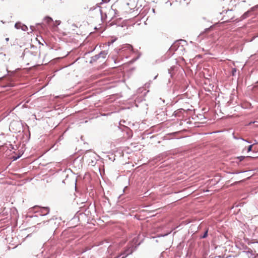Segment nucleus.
Wrapping results in <instances>:
<instances>
[{
  "label": "nucleus",
  "instance_id": "f257e3e1",
  "mask_svg": "<svg viewBox=\"0 0 258 258\" xmlns=\"http://www.w3.org/2000/svg\"><path fill=\"white\" fill-rule=\"evenodd\" d=\"M40 214L42 216L47 215L49 213V208L48 207H39Z\"/></svg>",
  "mask_w": 258,
  "mask_h": 258
},
{
  "label": "nucleus",
  "instance_id": "f03ea898",
  "mask_svg": "<svg viewBox=\"0 0 258 258\" xmlns=\"http://www.w3.org/2000/svg\"><path fill=\"white\" fill-rule=\"evenodd\" d=\"M106 55V53L105 52H101L99 54L92 57V59L93 60L95 61L97 60L101 56H102L103 57H105V55Z\"/></svg>",
  "mask_w": 258,
  "mask_h": 258
},
{
  "label": "nucleus",
  "instance_id": "7ed1b4c3",
  "mask_svg": "<svg viewBox=\"0 0 258 258\" xmlns=\"http://www.w3.org/2000/svg\"><path fill=\"white\" fill-rule=\"evenodd\" d=\"M252 158H253L252 157H250V156H247V157L240 156V157H237V159H239L240 161H242L244 159H252Z\"/></svg>",
  "mask_w": 258,
  "mask_h": 258
},
{
  "label": "nucleus",
  "instance_id": "20e7f679",
  "mask_svg": "<svg viewBox=\"0 0 258 258\" xmlns=\"http://www.w3.org/2000/svg\"><path fill=\"white\" fill-rule=\"evenodd\" d=\"M15 27L17 29H21L22 24L21 23H16L15 24Z\"/></svg>",
  "mask_w": 258,
  "mask_h": 258
},
{
  "label": "nucleus",
  "instance_id": "39448f33",
  "mask_svg": "<svg viewBox=\"0 0 258 258\" xmlns=\"http://www.w3.org/2000/svg\"><path fill=\"white\" fill-rule=\"evenodd\" d=\"M45 20L46 21V22L47 23H50L51 21H52V18L49 17H47L45 18Z\"/></svg>",
  "mask_w": 258,
  "mask_h": 258
},
{
  "label": "nucleus",
  "instance_id": "423d86ee",
  "mask_svg": "<svg viewBox=\"0 0 258 258\" xmlns=\"http://www.w3.org/2000/svg\"><path fill=\"white\" fill-rule=\"evenodd\" d=\"M125 121L124 120H121L120 121V123H119V124L120 126H123L126 128H127V126H126V125L124 124V123H125Z\"/></svg>",
  "mask_w": 258,
  "mask_h": 258
},
{
  "label": "nucleus",
  "instance_id": "0eeeda50",
  "mask_svg": "<svg viewBox=\"0 0 258 258\" xmlns=\"http://www.w3.org/2000/svg\"><path fill=\"white\" fill-rule=\"evenodd\" d=\"M17 124H18L19 125V123L17 122H11V124H10V127L11 128H13V127Z\"/></svg>",
  "mask_w": 258,
  "mask_h": 258
},
{
  "label": "nucleus",
  "instance_id": "6e6552de",
  "mask_svg": "<svg viewBox=\"0 0 258 258\" xmlns=\"http://www.w3.org/2000/svg\"><path fill=\"white\" fill-rule=\"evenodd\" d=\"M130 57L133 55L134 53V52H133V46L130 45Z\"/></svg>",
  "mask_w": 258,
  "mask_h": 258
},
{
  "label": "nucleus",
  "instance_id": "1a4fd4ad",
  "mask_svg": "<svg viewBox=\"0 0 258 258\" xmlns=\"http://www.w3.org/2000/svg\"><path fill=\"white\" fill-rule=\"evenodd\" d=\"M253 146V145H251L248 146V149H247V152H250V151L252 150Z\"/></svg>",
  "mask_w": 258,
  "mask_h": 258
},
{
  "label": "nucleus",
  "instance_id": "9d476101",
  "mask_svg": "<svg viewBox=\"0 0 258 258\" xmlns=\"http://www.w3.org/2000/svg\"><path fill=\"white\" fill-rule=\"evenodd\" d=\"M21 29L23 31H26L27 29V27L23 24H22Z\"/></svg>",
  "mask_w": 258,
  "mask_h": 258
},
{
  "label": "nucleus",
  "instance_id": "9b49d317",
  "mask_svg": "<svg viewBox=\"0 0 258 258\" xmlns=\"http://www.w3.org/2000/svg\"><path fill=\"white\" fill-rule=\"evenodd\" d=\"M208 235V230H206L204 233V234L201 237V238H205L206 237H207Z\"/></svg>",
  "mask_w": 258,
  "mask_h": 258
},
{
  "label": "nucleus",
  "instance_id": "f8f14e48",
  "mask_svg": "<svg viewBox=\"0 0 258 258\" xmlns=\"http://www.w3.org/2000/svg\"><path fill=\"white\" fill-rule=\"evenodd\" d=\"M139 57V55L138 54L137 56L135 59H133L132 60V61L133 62V61H135L137 58H138ZM131 62V61H130V62Z\"/></svg>",
  "mask_w": 258,
  "mask_h": 258
},
{
  "label": "nucleus",
  "instance_id": "ddd939ff",
  "mask_svg": "<svg viewBox=\"0 0 258 258\" xmlns=\"http://www.w3.org/2000/svg\"><path fill=\"white\" fill-rule=\"evenodd\" d=\"M128 253L127 251H126V253L125 254V255H124V254L123 255V256L121 257V258H124L125 257H126L127 255H128Z\"/></svg>",
  "mask_w": 258,
  "mask_h": 258
},
{
  "label": "nucleus",
  "instance_id": "4468645a",
  "mask_svg": "<svg viewBox=\"0 0 258 258\" xmlns=\"http://www.w3.org/2000/svg\"><path fill=\"white\" fill-rule=\"evenodd\" d=\"M109 0H102V2L104 3H107L108 2H109Z\"/></svg>",
  "mask_w": 258,
  "mask_h": 258
},
{
  "label": "nucleus",
  "instance_id": "2eb2a0df",
  "mask_svg": "<svg viewBox=\"0 0 258 258\" xmlns=\"http://www.w3.org/2000/svg\"><path fill=\"white\" fill-rule=\"evenodd\" d=\"M235 72H236V69H233V70H232L233 75H234V74Z\"/></svg>",
  "mask_w": 258,
  "mask_h": 258
},
{
  "label": "nucleus",
  "instance_id": "dca6fc26",
  "mask_svg": "<svg viewBox=\"0 0 258 258\" xmlns=\"http://www.w3.org/2000/svg\"><path fill=\"white\" fill-rule=\"evenodd\" d=\"M6 41H9V38H7L6 39Z\"/></svg>",
  "mask_w": 258,
  "mask_h": 258
},
{
  "label": "nucleus",
  "instance_id": "f3484780",
  "mask_svg": "<svg viewBox=\"0 0 258 258\" xmlns=\"http://www.w3.org/2000/svg\"><path fill=\"white\" fill-rule=\"evenodd\" d=\"M48 221H47V222H44V224L46 223V222H48Z\"/></svg>",
  "mask_w": 258,
  "mask_h": 258
},
{
  "label": "nucleus",
  "instance_id": "a211bd4d",
  "mask_svg": "<svg viewBox=\"0 0 258 258\" xmlns=\"http://www.w3.org/2000/svg\"><path fill=\"white\" fill-rule=\"evenodd\" d=\"M257 7H258V5L256 6Z\"/></svg>",
  "mask_w": 258,
  "mask_h": 258
}]
</instances>
